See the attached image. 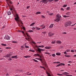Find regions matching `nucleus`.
<instances>
[{"instance_id": "obj_1", "label": "nucleus", "mask_w": 76, "mask_h": 76, "mask_svg": "<svg viewBox=\"0 0 76 76\" xmlns=\"http://www.w3.org/2000/svg\"><path fill=\"white\" fill-rule=\"evenodd\" d=\"M16 17L15 18V20L17 21V22H18H18H21V24L23 25V23L21 20L19 19V16H18V14H16Z\"/></svg>"}, {"instance_id": "obj_2", "label": "nucleus", "mask_w": 76, "mask_h": 76, "mask_svg": "<svg viewBox=\"0 0 76 76\" xmlns=\"http://www.w3.org/2000/svg\"><path fill=\"white\" fill-rule=\"evenodd\" d=\"M56 19L54 20V21H56L57 22H59V21L61 19V17L59 14H57L56 15Z\"/></svg>"}, {"instance_id": "obj_3", "label": "nucleus", "mask_w": 76, "mask_h": 76, "mask_svg": "<svg viewBox=\"0 0 76 76\" xmlns=\"http://www.w3.org/2000/svg\"><path fill=\"white\" fill-rule=\"evenodd\" d=\"M72 23V22L71 21H68L67 22H66V23L65 24V27H67L68 26H71V24Z\"/></svg>"}, {"instance_id": "obj_4", "label": "nucleus", "mask_w": 76, "mask_h": 76, "mask_svg": "<svg viewBox=\"0 0 76 76\" xmlns=\"http://www.w3.org/2000/svg\"><path fill=\"white\" fill-rule=\"evenodd\" d=\"M62 74H63V75H66V76H72V75H68V74H69V73L66 72H63Z\"/></svg>"}, {"instance_id": "obj_5", "label": "nucleus", "mask_w": 76, "mask_h": 76, "mask_svg": "<svg viewBox=\"0 0 76 76\" xmlns=\"http://www.w3.org/2000/svg\"><path fill=\"white\" fill-rule=\"evenodd\" d=\"M8 5L10 7V10H11V11H12L13 10V11H14V12H15V13H16V10L13 9L12 8H11V7H10V5H9V4H8Z\"/></svg>"}, {"instance_id": "obj_6", "label": "nucleus", "mask_w": 76, "mask_h": 76, "mask_svg": "<svg viewBox=\"0 0 76 76\" xmlns=\"http://www.w3.org/2000/svg\"><path fill=\"white\" fill-rule=\"evenodd\" d=\"M47 0H42V1H41L40 2H42V3H45V4H47Z\"/></svg>"}, {"instance_id": "obj_7", "label": "nucleus", "mask_w": 76, "mask_h": 76, "mask_svg": "<svg viewBox=\"0 0 76 76\" xmlns=\"http://www.w3.org/2000/svg\"><path fill=\"white\" fill-rule=\"evenodd\" d=\"M12 56V54H7V56H4L3 57H7V58H9V56Z\"/></svg>"}, {"instance_id": "obj_8", "label": "nucleus", "mask_w": 76, "mask_h": 76, "mask_svg": "<svg viewBox=\"0 0 76 76\" xmlns=\"http://www.w3.org/2000/svg\"><path fill=\"white\" fill-rule=\"evenodd\" d=\"M48 36L49 37H52L53 35H54V34H52L51 32H50L48 34Z\"/></svg>"}, {"instance_id": "obj_9", "label": "nucleus", "mask_w": 76, "mask_h": 76, "mask_svg": "<svg viewBox=\"0 0 76 76\" xmlns=\"http://www.w3.org/2000/svg\"><path fill=\"white\" fill-rule=\"evenodd\" d=\"M18 32H21L22 33V34H23V35H25V33L24 32V31H20V30H18Z\"/></svg>"}, {"instance_id": "obj_10", "label": "nucleus", "mask_w": 76, "mask_h": 76, "mask_svg": "<svg viewBox=\"0 0 76 76\" xmlns=\"http://www.w3.org/2000/svg\"><path fill=\"white\" fill-rule=\"evenodd\" d=\"M56 44H61V42L59 40H57L56 41Z\"/></svg>"}, {"instance_id": "obj_11", "label": "nucleus", "mask_w": 76, "mask_h": 76, "mask_svg": "<svg viewBox=\"0 0 76 76\" xmlns=\"http://www.w3.org/2000/svg\"><path fill=\"white\" fill-rule=\"evenodd\" d=\"M26 34L27 36L28 37V39H29V40L30 39V38H29V37H30V38H31V37H30V36L28 34V33H26Z\"/></svg>"}, {"instance_id": "obj_12", "label": "nucleus", "mask_w": 76, "mask_h": 76, "mask_svg": "<svg viewBox=\"0 0 76 76\" xmlns=\"http://www.w3.org/2000/svg\"><path fill=\"white\" fill-rule=\"evenodd\" d=\"M33 56H34V57H37V56H38V57H39L40 55L39 54L37 53L34 54V55H33Z\"/></svg>"}, {"instance_id": "obj_13", "label": "nucleus", "mask_w": 76, "mask_h": 76, "mask_svg": "<svg viewBox=\"0 0 76 76\" xmlns=\"http://www.w3.org/2000/svg\"><path fill=\"white\" fill-rule=\"evenodd\" d=\"M37 50H38V51L39 52V53H41V49L38 48Z\"/></svg>"}, {"instance_id": "obj_14", "label": "nucleus", "mask_w": 76, "mask_h": 76, "mask_svg": "<svg viewBox=\"0 0 76 76\" xmlns=\"http://www.w3.org/2000/svg\"><path fill=\"white\" fill-rule=\"evenodd\" d=\"M45 48L46 49H51V47H46Z\"/></svg>"}, {"instance_id": "obj_15", "label": "nucleus", "mask_w": 76, "mask_h": 76, "mask_svg": "<svg viewBox=\"0 0 76 76\" xmlns=\"http://www.w3.org/2000/svg\"><path fill=\"white\" fill-rule=\"evenodd\" d=\"M17 56H13L11 58H18Z\"/></svg>"}, {"instance_id": "obj_16", "label": "nucleus", "mask_w": 76, "mask_h": 76, "mask_svg": "<svg viewBox=\"0 0 76 76\" xmlns=\"http://www.w3.org/2000/svg\"><path fill=\"white\" fill-rule=\"evenodd\" d=\"M5 37L6 38V39H10V37H9V36L6 35L5 36Z\"/></svg>"}, {"instance_id": "obj_17", "label": "nucleus", "mask_w": 76, "mask_h": 76, "mask_svg": "<svg viewBox=\"0 0 76 76\" xmlns=\"http://www.w3.org/2000/svg\"><path fill=\"white\" fill-rule=\"evenodd\" d=\"M53 26H54V24H51L49 26L50 28H53Z\"/></svg>"}, {"instance_id": "obj_18", "label": "nucleus", "mask_w": 76, "mask_h": 76, "mask_svg": "<svg viewBox=\"0 0 76 76\" xmlns=\"http://www.w3.org/2000/svg\"><path fill=\"white\" fill-rule=\"evenodd\" d=\"M24 57H25V58H29L30 57H31V56H26Z\"/></svg>"}, {"instance_id": "obj_19", "label": "nucleus", "mask_w": 76, "mask_h": 76, "mask_svg": "<svg viewBox=\"0 0 76 76\" xmlns=\"http://www.w3.org/2000/svg\"><path fill=\"white\" fill-rule=\"evenodd\" d=\"M41 13L40 12H38L36 13V15H38V14H41Z\"/></svg>"}, {"instance_id": "obj_20", "label": "nucleus", "mask_w": 76, "mask_h": 76, "mask_svg": "<svg viewBox=\"0 0 76 76\" xmlns=\"http://www.w3.org/2000/svg\"><path fill=\"white\" fill-rule=\"evenodd\" d=\"M56 40H54L53 42V40H52V42H51V43L52 44H55L56 43Z\"/></svg>"}, {"instance_id": "obj_21", "label": "nucleus", "mask_w": 76, "mask_h": 76, "mask_svg": "<svg viewBox=\"0 0 76 76\" xmlns=\"http://www.w3.org/2000/svg\"><path fill=\"white\" fill-rule=\"evenodd\" d=\"M56 54L57 56H60L61 55V53H56Z\"/></svg>"}, {"instance_id": "obj_22", "label": "nucleus", "mask_w": 76, "mask_h": 76, "mask_svg": "<svg viewBox=\"0 0 76 76\" xmlns=\"http://www.w3.org/2000/svg\"><path fill=\"white\" fill-rule=\"evenodd\" d=\"M35 23H31L30 25V26H33V25H34Z\"/></svg>"}, {"instance_id": "obj_23", "label": "nucleus", "mask_w": 76, "mask_h": 76, "mask_svg": "<svg viewBox=\"0 0 76 76\" xmlns=\"http://www.w3.org/2000/svg\"><path fill=\"white\" fill-rule=\"evenodd\" d=\"M1 45H3V46H4V47H5V46H6L7 45H6V44H4L3 43H2L1 44Z\"/></svg>"}, {"instance_id": "obj_24", "label": "nucleus", "mask_w": 76, "mask_h": 76, "mask_svg": "<svg viewBox=\"0 0 76 76\" xmlns=\"http://www.w3.org/2000/svg\"><path fill=\"white\" fill-rule=\"evenodd\" d=\"M29 51H31V52H33V53H34L35 52V50H32L30 49L29 50Z\"/></svg>"}, {"instance_id": "obj_25", "label": "nucleus", "mask_w": 76, "mask_h": 76, "mask_svg": "<svg viewBox=\"0 0 76 76\" xmlns=\"http://www.w3.org/2000/svg\"><path fill=\"white\" fill-rule=\"evenodd\" d=\"M46 73H47V75H48V76H51V75H50V74L48 73V72H47Z\"/></svg>"}, {"instance_id": "obj_26", "label": "nucleus", "mask_w": 76, "mask_h": 76, "mask_svg": "<svg viewBox=\"0 0 76 76\" xmlns=\"http://www.w3.org/2000/svg\"><path fill=\"white\" fill-rule=\"evenodd\" d=\"M12 43H14L15 44L18 43V42L16 41H12Z\"/></svg>"}, {"instance_id": "obj_27", "label": "nucleus", "mask_w": 76, "mask_h": 76, "mask_svg": "<svg viewBox=\"0 0 76 76\" xmlns=\"http://www.w3.org/2000/svg\"><path fill=\"white\" fill-rule=\"evenodd\" d=\"M36 30H40V28H39L38 27H36Z\"/></svg>"}, {"instance_id": "obj_28", "label": "nucleus", "mask_w": 76, "mask_h": 76, "mask_svg": "<svg viewBox=\"0 0 76 76\" xmlns=\"http://www.w3.org/2000/svg\"><path fill=\"white\" fill-rule=\"evenodd\" d=\"M65 57H70V56L69 55H65Z\"/></svg>"}, {"instance_id": "obj_29", "label": "nucleus", "mask_w": 76, "mask_h": 76, "mask_svg": "<svg viewBox=\"0 0 76 76\" xmlns=\"http://www.w3.org/2000/svg\"><path fill=\"white\" fill-rule=\"evenodd\" d=\"M42 33L43 34H45L47 33V32L46 31H43ZM44 35H45V34Z\"/></svg>"}, {"instance_id": "obj_30", "label": "nucleus", "mask_w": 76, "mask_h": 76, "mask_svg": "<svg viewBox=\"0 0 76 76\" xmlns=\"http://www.w3.org/2000/svg\"><path fill=\"white\" fill-rule=\"evenodd\" d=\"M40 67L41 68H42V69H44V70H45V68L44 67V66H40Z\"/></svg>"}, {"instance_id": "obj_31", "label": "nucleus", "mask_w": 76, "mask_h": 76, "mask_svg": "<svg viewBox=\"0 0 76 76\" xmlns=\"http://www.w3.org/2000/svg\"><path fill=\"white\" fill-rule=\"evenodd\" d=\"M70 9V7H68L66 8V10H69Z\"/></svg>"}, {"instance_id": "obj_32", "label": "nucleus", "mask_w": 76, "mask_h": 76, "mask_svg": "<svg viewBox=\"0 0 76 76\" xmlns=\"http://www.w3.org/2000/svg\"><path fill=\"white\" fill-rule=\"evenodd\" d=\"M33 60H34V61L35 62H36V63H38V61H37V60L35 59H33Z\"/></svg>"}, {"instance_id": "obj_33", "label": "nucleus", "mask_w": 76, "mask_h": 76, "mask_svg": "<svg viewBox=\"0 0 76 76\" xmlns=\"http://www.w3.org/2000/svg\"><path fill=\"white\" fill-rule=\"evenodd\" d=\"M7 14L8 15H11V12H10V11H9L7 12Z\"/></svg>"}, {"instance_id": "obj_34", "label": "nucleus", "mask_w": 76, "mask_h": 76, "mask_svg": "<svg viewBox=\"0 0 76 76\" xmlns=\"http://www.w3.org/2000/svg\"><path fill=\"white\" fill-rule=\"evenodd\" d=\"M70 17V16H67L66 15H64V16H63V17L64 18H68V17Z\"/></svg>"}, {"instance_id": "obj_35", "label": "nucleus", "mask_w": 76, "mask_h": 76, "mask_svg": "<svg viewBox=\"0 0 76 76\" xmlns=\"http://www.w3.org/2000/svg\"><path fill=\"white\" fill-rule=\"evenodd\" d=\"M61 66H65V64L63 63H61Z\"/></svg>"}, {"instance_id": "obj_36", "label": "nucleus", "mask_w": 76, "mask_h": 76, "mask_svg": "<svg viewBox=\"0 0 76 76\" xmlns=\"http://www.w3.org/2000/svg\"><path fill=\"white\" fill-rule=\"evenodd\" d=\"M57 75L58 76H63V74H57Z\"/></svg>"}, {"instance_id": "obj_37", "label": "nucleus", "mask_w": 76, "mask_h": 76, "mask_svg": "<svg viewBox=\"0 0 76 76\" xmlns=\"http://www.w3.org/2000/svg\"><path fill=\"white\" fill-rule=\"evenodd\" d=\"M66 15H70V14L69 13V12H68L66 13Z\"/></svg>"}, {"instance_id": "obj_38", "label": "nucleus", "mask_w": 76, "mask_h": 76, "mask_svg": "<svg viewBox=\"0 0 76 76\" xmlns=\"http://www.w3.org/2000/svg\"><path fill=\"white\" fill-rule=\"evenodd\" d=\"M66 6H67V5L64 4L63 6V7H66Z\"/></svg>"}, {"instance_id": "obj_39", "label": "nucleus", "mask_w": 76, "mask_h": 76, "mask_svg": "<svg viewBox=\"0 0 76 76\" xmlns=\"http://www.w3.org/2000/svg\"><path fill=\"white\" fill-rule=\"evenodd\" d=\"M52 56H53V57H54L56 56V55H55V54H52Z\"/></svg>"}, {"instance_id": "obj_40", "label": "nucleus", "mask_w": 76, "mask_h": 76, "mask_svg": "<svg viewBox=\"0 0 76 76\" xmlns=\"http://www.w3.org/2000/svg\"><path fill=\"white\" fill-rule=\"evenodd\" d=\"M27 32H34V31L32 30H29L28 31H27Z\"/></svg>"}, {"instance_id": "obj_41", "label": "nucleus", "mask_w": 76, "mask_h": 76, "mask_svg": "<svg viewBox=\"0 0 76 76\" xmlns=\"http://www.w3.org/2000/svg\"><path fill=\"white\" fill-rule=\"evenodd\" d=\"M42 18H43V19H44V18H45V17L44 16V15H42Z\"/></svg>"}, {"instance_id": "obj_42", "label": "nucleus", "mask_w": 76, "mask_h": 76, "mask_svg": "<svg viewBox=\"0 0 76 76\" xmlns=\"http://www.w3.org/2000/svg\"><path fill=\"white\" fill-rule=\"evenodd\" d=\"M48 15H50V16H52V15H53V13H51L50 14H48Z\"/></svg>"}, {"instance_id": "obj_43", "label": "nucleus", "mask_w": 76, "mask_h": 76, "mask_svg": "<svg viewBox=\"0 0 76 76\" xmlns=\"http://www.w3.org/2000/svg\"><path fill=\"white\" fill-rule=\"evenodd\" d=\"M61 66V64H59L58 65H57L56 67H58V66Z\"/></svg>"}, {"instance_id": "obj_44", "label": "nucleus", "mask_w": 76, "mask_h": 76, "mask_svg": "<svg viewBox=\"0 0 76 76\" xmlns=\"http://www.w3.org/2000/svg\"><path fill=\"white\" fill-rule=\"evenodd\" d=\"M23 29V31H25L26 30L25 28L24 27H22Z\"/></svg>"}, {"instance_id": "obj_45", "label": "nucleus", "mask_w": 76, "mask_h": 76, "mask_svg": "<svg viewBox=\"0 0 76 76\" xmlns=\"http://www.w3.org/2000/svg\"><path fill=\"white\" fill-rule=\"evenodd\" d=\"M43 64H44V65H45V66H46V63H45V62H44L43 63Z\"/></svg>"}, {"instance_id": "obj_46", "label": "nucleus", "mask_w": 76, "mask_h": 76, "mask_svg": "<svg viewBox=\"0 0 76 76\" xmlns=\"http://www.w3.org/2000/svg\"><path fill=\"white\" fill-rule=\"evenodd\" d=\"M45 54H48L49 55H50V53H48V52H45Z\"/></svg>"}, {"instance_id": "obj_47", "label": "nucleus", "mask_w": 76, "mask_h": 76, "mask_svg": "<svg viewBox=\"0 0 76 76\" xmlns=\"http://www.w3.org/2000/svg\"><path fill=\"white\" fill-rule=\"evenodd\" d=\"M36 47H37V48H38V47H41L42 48V46H39L38 47L37 46H36Z\"/></svg>"}, {"instance_id": "obj_48", "label": "nucleus", "mask_w": 76, "mask_h": 76, "mask_svg": "<svg viewBox=\"0 0 76 76\" xmlns=\"http://www.w3.org/2000/svg\"><path fill=\"white\" fill-rule=\"evenodd\" d=\"M71 52L72 53H74V52H75V51H74V50H71Z\"/></svg>"}, {"instance_id": "obj_49", "label": "nucleus", "mask_w": 76, "mask_h": 76, "mask_svg": "<svg viewBox=\"0 0 76 76\" xmlns=\"http://www.w3.org/2000/svg\"><path fill=\"white\" fill-rule=\"evenodd\" d=\"M29 46H25V48H29Z\"/></svg>"}, {"instance_id": "obj_50", "label": "nucleus", "mask_w": 76, "mask_h": 76, "mask_svg": "<svg viewBox=\"0 0 76 76\" xmlns=\"http://www.w3.org/2000/svg\"><path fill=\"white\" fill-rule=\"evenodd\" d=\"M9 3H10V4H12V3H13L12 2L10 1H9Z\"/></svg>"}, {"instance_id": "obj_51", "label": "nucleus", "mask_w": 76, "mask_h": 76, "mask_svg": "<svg viewBox=\"0 0 76 76\" xmlns=\"http://www.w3.org/2000/svg\"><path fill=\"white\" fill-rule=\"evenodd\" d=\"M11 8H12V9H15V8H14V7H13V5H12Z\"/></svg>"}, {"instance_id": "obj_52", "label": "nucleus", "mask_w": 76, "mask_h": 76, "mask_svg": "<svg viewBox=\"0 0 76 76\" xmlns=\"http://www.w3.org/2000/svg\"><path fill=\"white\" fill-rule=\"evenodd\" d=\"M64 54H67V52H66V51L64 52Z\"/></svg>"}, {"instance_id": "obj_53", "label": "nucleus", "mask_w": 76, "mask_h": 76, "mask_svg": "<svg viewBox=\"0 0 76 76\" xmlns=\"http://www.w3.org/2000/svg\"><path fill=\"white\" fill-rule=\"evenodd\" d=\"M67 52H69L70 51V50H66Z\"/></svg>"}, {"instance_id": "obj_54", "label": "nucleus", "mask_w": 76, "mask_h": 76, "mask_svg": "<svg viewBox=\"0 0 76 76\" xmlns=\"http://www.w3.org/2000/svg\"><path fill=\"white\" fill-rule=\"evenodd\" d=\"M45 28V26L44 27H43L41 29H44V28Z\"/></svg>"}, {"instance_id": "obj_55", "label": "nucleus", "mask_w": 76, "mask_h": 76, "mask_svg": "<svg viewBox=\"0 0 76 76\" xmlns=\"http://www.w3.org/2000/svg\"><path fill=\"white\" fill-rule=\"evenodd\" d=\"M41 51H45V49H41Z\"/></svg>"}, {"instance_id": "obj_56", "label": "nucleus", "mask_w": 76, "mask_h": 76, "mask_svg": "<svg viewBox=\"0 0 76 76\" xmlns=\"http://www.w3.org/2000/svg\"><path fill=\"white\" fill-rule=\"evenodd\" d=\"M61 10H62V11H64V9H63V8H61Z\"/></svg>"}, {"instance_id": "obj_57", "label": "nucleus", "mask_w": 76, "mask_h": 76, "mask_svg": "<svg viewBox=\"0 0 76 76\" xmlns=\"http://www.w3.org/2000/svg\"><path fill=\"white\" fill-rule=\"evenodd\" d=\"M6 49H9L11 48L6 47Z\"/></svg>"}, {"instance_id": "obj_58", "label": "nucleus", "mask_w": 76, "mask_h": 76, "mask_svg": "<svg viewBox=\"0 0 76 76\" xmlns=\"http://www.w3.org/2000/svg\"><path fill=\"white\" fill-rule=\"evenodd\" d=\"M29 7H30V6H28L27 7V9H29Z\"/></svg>"}, {"instance_id": "obj_59", "label": "nucleus", "mask_w": 76, "mask_h": 76, "mask_svg": "<svg viewBox=\"0 0 76 76\" xmlns=\"http://www.w3.org/2000/svg\"><path fill=\"white\" fill-rule=\"evenodd\" d=\"M6 26L5 25V26H4L2 28V29H3V28H5Z\"/></svg>"}, {"instance_id": "obj_60", "label": "nucleus", "mask_w": 76, "mask_h": 76, "mask_svg": "<svg viewBox=\"0 0 76 76\" xmlns=\"http://www.w3.org/2000/svg\"><path fill=\"white\" fill-rule=\"evenodd\" d=\"M62 34H66L67 33L66 32H64L62 33Z\"/></svg>"}, {"instance_id": "obj_61", "label": "nucleus", "mask_w": 76, "mask_h": 76, "mask_svg": "<svg viewBox=\"0 0 76 76\" xmlns=\"http://www.w3.org/2000/svg\"><path fill=\"white\" fill-rule=\"evenodd\" d=\"M32 29H33V30H34V29H35V27H33L32 28Z\"/></svg>"}, {"instance_id": "obj_62", "label": "nucleus", "mask_w": 76, "mask_h": 76, "mask_svg": "<svg viewBox=\"0 0 76 76\" xmlns=\"http://www.w3.org/2000/svg\"><path fill=\"white\" fill-rule=\"evenodd\" d=\"M60 48H63V46H60Z\"/></svg>"}, {"instance_id": "obj_63", "label": "nucleus", "mask_w": 76, "mask_h": 76, "mask_svg": "<svg viewBox=\"0 0 76 76\" xmlns=\"http://www.w3.org/2000/svg\"><path fill=\"white\" fill-rule=\"evenodd\" d=\"M8 60H12V58H8Z\"/></svg>"}, {"instance_id": "obj_64", "label": "nucleus", "mask_w": 76, "mask_h": 76, "mask_svg": "<svg viewBox=\"0 0 76 76\" xmlns=\"http://www.w3.org/2000/svg\"><path fill=\"white\" fill-rule=\"evenodd\" d=\"M49 2H51L52 1V0H49Z\"/></svg>"}]
</instances>
